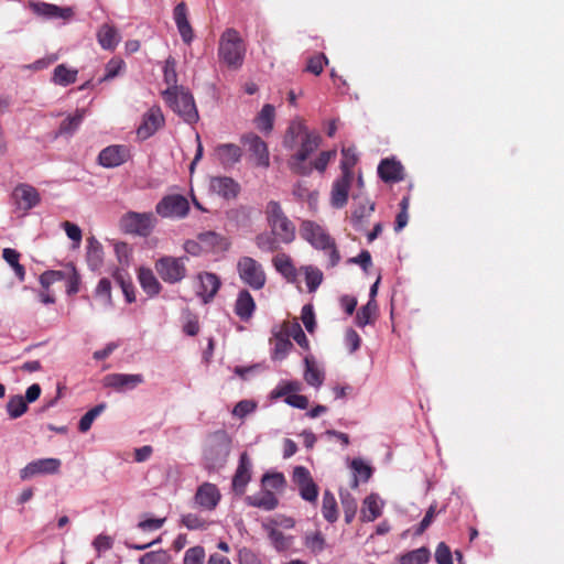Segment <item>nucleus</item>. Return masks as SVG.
<instances>
[{"mask_svg":"<svg viewBox=\"0 0 564 564\" xmlns=\"http://www.w3.org/2000/svg\"><path fill=\"white\" fill-rule=\"evenodd\" d=\"M246 45L236 29H227L219 37L218 57L228 68L239 69L245 61Z\"/></svg>","mask_w":564,"mask_h":564,"instance_id":"nucleus-1","label":"nucleus"},{"mask_svg":"<svg viewBox=\"0 0 564 564\" xmlns=\"http://www.w3.org/2000/svg\"><path fill=\"white\" fill-rule=\"evenodd\" d=\"M300 234L312 247L328 254L330 267H336L339 263L340 254L335 240L322 226L312 220H304L301 224Z\"/></svg>","mask_w":564,"mask_h":564,"instance_id":"nucleus-2","label":"nucleus"},{"mask_svg":"<svg viewBox=\"0 0 564 564\" xmlns=\"http://www.w3.org/2000/svg\"><path fill=\"white\" fill-rule=\"evenodd\" d=\"M163 99L183 120L189 124L199 119L192 94L184 87L166 88L162 91Z\"/></svg>","mask_w":564,"mask_h":564,"instance_id":"nucleus-3","label":"nucleus"},{"mask_svg":"<svg viewBox=\"0 0 564 564\" xmlns=\"http://www.w3.org/2000/svg\"><path fill=\"white\" fill-rule=\"evenodd\" d=\"M230 452V438L226 431L219 430L209 436V442L204 449L205 467L208 470H216L227 462Z\"/></svg>","mask_w":564,"mask_h":564,"instance_id":"nucleus-4","label":"nucleus"},{"mask_svg":"<svg viewBox=\"0 0 564 564\" xmlns=\"http://www.w3.org/2000/svg\"><path fill=\"white\" fill-rule=\"evenodd\" d=\"M264 213L270 229L281 238L283 243L288 245L294 241L295 226L285 215L279 202H268Z\"/></svg>","mask_w":564,"mask_h":564,"instance_id":"nucleus-5","label":"nucleus"},{"mask_svg":"<svg viewBox=\"0 0 564 564\" xmlns=\"http://www.w3.org/2000/svg\"><path fill=\"white\" fill-rule=\"evenodd\" d=\"M321 135L316 132H305V137L301 139V147L299 151L293 154L289 160L291 171L299 175H310L312 173V165L307 164V158L317 150L321 144Z\"/></svg>","mask_w":564,"mask_h":564,"instance_id":"nucleus-6","label":"nucleus"},{"mask_svg":"<svg viewBox=\"0 0 564 564\" xmlns=\"http://www.w3.org/2000/svg\"><path fill=\"white\" fill-rule=\"evenodd\" d=\"M158 224V219L153 213H126L119 221L121 230L126 234L140 237L151 235Z\"/></svg>","mask_w":564,"mask_h":564,"instance_id":"nucleus-7","label":"nucleus"},{"mask_svg":"<svg viewBox=\"0 0 564 564\" xmlns=\"http://www.w3.org/2000/svg\"><path fill=\"white\" fill-rule=\"evenodd\" d=\"M237 272L242 283L254 291L262 290L267 283V274L262 264L252 257H240L237 261Z\"/></svg>","mask_w":564,"mask_h":564,"instance_id":"nucleus-8","label":"nucleus"},{"mask_svg":"<svg viewBox=\"0 0 564 564\" xmlns=\"http://www.w3.org/2000/svg\"><path fill=\"white\" fill-rule=\"evenodd\" d=\"M187 257L164 256L159 258L154 268L159 276L169 284L181 282L187 274L186 262Z\"/></svg>","mask_w":564,"mask_h":564,"instance_id":"nucleus-9","label":"nucleus"},{"mask_svg":"<svg viewBox=\"0 0 564 564\" xmlns=\"http://www.w3.org/2000/svg\"><path fill=\"white\" fill-rule=\"evenodd\" d=\"M155 213L162 218L182 219L189 213V203L181 194L165 195L156 204Z\"/></svg>","mask_w":564,"mask_h":564,"instance_id":"nucleus-10","label":"nucleus"},{"mask_svg":"<svg viewBox=\"0 0 564 564\" xmlns=\"http://www.w3.org/2000/svg\"><path fill=\"white\" fill-rule=\"evenodd\" d=\"M61 459L58 458H39L30 462L20 470V477L23 480L36 476L55 475L59 471Z\"/></svg>","mask_w":564,"mask_h":564,"instance_id":"nucleus-11","label":"nucleus"},{"mask_svg":"<svg viewBox=\"0 0 564 564\" xmlns=\"http://www.w3.org/2000/svg\"><path fill=\"white\" fill-rule=\"evenodd\" d=\"M165 124V118L160 106H152L142 116L140 126L137 129V135L141 140L151 138L158 130Z\"/></svg>","mask_w":564,"mask_h":564,"instance_id":"nucleus-12","label":"nucleus"},{"mask_svg":"<svg viewBox=\"0 0 564 564\" xmlns=\"http://www.w3.org/2000/svg\"><path fill=\"white\" fill-rule=\"evenodd\" d=\"M241 142L248 148L251 153V158L254 159L257 166L269 167L270 166V153L267 143L254 133H247L241 137Z\"/></svg>","mask_w":564,"mask_h":564,"instance_id":"nucleus-13","label":"nucleus"},{"mask_svg":"<svg viewBox=\"0 0 564 564\" xmlns=\"http://www.w3.org/2000/svg\"><path fill=\"white\" fill-rule=\"evenodd\" d=\"M220 499L221 494L217 486L208 481L199 485L194 496L195 505L207 511L215 510Z\"/></svg>","mask_w":564,"mask_h":564,"instance_id":"nucleus-14","label":"nucleus"},{"mask_svg":"<svg viewBox=\"0 0 564 564\" xmlns=\"http://www.w3.org/2000/svg\"><path fill=\"white\" fill-rule=\"evenodd\" d=\"M251 468L252 464L248 453H241L231 484L232 491L236 495L242 496L246 492L247 485L251 480Z\"/></svg>","mask_w":564,"mask_h":564,"instance_id":"nucleus-15","label":"nucleus"},{"mask_svg":"<svg viewBox=\"0 0 564 564\" xmlns=\"http://www.w3.org/2000/svg\"><path fill=\"white\" fill-rule=\"evenodd\" d=\"M12 198L17 208L22 210L24 214L40 203V194L37 189L29 184L18 185L12 193Z\"/></svg>","mask_w":564,"mask_h":564,"instance_id":"nucleus-16","label":"nucleus"},{"mask_svg":"<svg viewBox=\"0 0 564 564\" xmlns=\"http://www.w3.org/2000/svg\"><path fill=\"white\" fill-rule=\"evenodd\" d=\"M197 280L199 282L197 295L205 304L209 303L219 291L221 285L220 279L215 273L200 272L197 274Z\"/></svg>","mask_w":564,"mask_h":564,"instance_id":"nucleus-17","label":"nucleus"},{"mask_svg":"<svg viewBox=\"0 0 564 564\" xmlns=\"http://www.w3.org/2000/svg\"><path fill=\"white\" fill-rule=\"evenodd\" d=\"M213 156L225 169L234 166L242 156L241 148L234 143H223L215 147Z\"/></svg>","mask_w":564,"mask_h":564,"instance_id":"nucleus-18","label":"nucleus"},{"mask_svg":"<svg viewBox=\"0 0 564 564\" xmlns=\"http://www.w3.org/2000/svg\"><path fill=\"white\" fill-rule=\"evenodd\" d=\"M129 156L126 145H110L99 153L98 161L105 167H116L127 162Z\"/></svg>","mask_w":564,"mask_h":564,"instance_id":"nucleus-19","label":"nucleus"},{"mask_svg":"<svg viewBox=\"0 0 564 564\" xmlns=\"http://www.w3.org/2000/svg\"><path fill=\"white\" fill-rule=\"evenodd\" d=\"M197 239L202 241L205 252L220 253L229 250L231 246L227 237L213 230L198 234Z\"/></svg>","mask_w":564,"mask_h":564,"instance_id":"nucleus-20","label":"nucleus"},{"mask_svg":"<svg viewBox=\"0 0 564 564\" xmlns=\"http://www.w3.org/2000/svg\"><path fill=\"white\" fill-rule=\"evenodd\" d=\"M210 189L223 198L235 199L240 193V185L228 176H214L209 183Z\"/></svg>","mask_w":564,"mask_h":564,"instance_id":"nucleus-21","label":"nucleus"},{"mask_svg":"<svg viewBox=\"0 0 564 564\" xmlns=\"http://www.w3.org/2000/svg\"><path fill=\"white\" fill-rule=\"evenodd\" d=\"M143 382L142 375L109 373L104 378V386L118 391L133 389Z\"/></svg>","mask_w":564,"mask_h":564,"instance_id":"nucleus-22","label":"nucleus"},{"mask_svg":"<svg viewBox=\"0 0 564 564\" xmlns=\"http://www.w3.org/2000/svg\"><path fill=\"white\" fill-rule=\"evenodd\" d=\"M30 8L33 13L46 20H68L70 18V8H61L46 2H31Z\"/></svg>","mask_w":564,"mask_h":564,"instance_id":"nucleus-23","label":"nucleus"},{"mask_svg":"<svg viewBox=\"0 0 564 564\" xmlns=\"http://www.w3.org/2000/svg\"><path fill=\"white\" fill-rule=\"evenodd\" d=\"M352 180L354 176L345 172L341 173V176L334 182L332 188V205L334 207L341 208L347 204Z\"/></svg>","mask_w":564,"mask_h":564,"instance_id":"nucleus-24","label":"nucleus"},{"mask_svg":"<svg viewBox=\"0 0 564 564\" xmlns=\"http://www.w3.org/2000/svg\"><path fill=\"white\" fill-rule=\"evenodd\" d=\"M256 302L252 297L251 293L242 289L238 292L234 312L235 314L242 321L248 322L252 318L254 311H256Z\"/></svg>","mask_w":564,"mask_h":564,"instance_id":"nucleus-25","label":"nucleus"},{"mask_svg":"<svg viewBox=\"0 0 564 564\" xmlns=\"http://www.w3.org/2000/svg\"><path fill=\"white\" fill-rule=\"evenodd\" d=\"M378 175L386 183H397L403 180V166L394 159H383L378 165Z\"/></svg>","mask_w":564,"mask_h":564,"instance_id":"nucleus-26","label":"nucleus"},{"mask_svg":"<svg viewBox=\"0 0 564 564\" xmlns=\"http://www.w3.org/2000/svg\"><path fill=\"white\" fill-rule=\"evenodd\" d=\"M173 18L177 26L182 40L189 44L194 37V31L187 18V7L184 2H180L173 11Z\"/></svg>","mask_w":564,"mask_h":564,"instance_id":"nucleus-27","label":"nucleus"},{"mask_svg":"<svg viewBox=\"0 0 564 564\" xmlns=\"http://www.w3.org/2000/svg\"><path fill=\"white\" fill-rule=\"evenodd\" d=\"M271 344L273 345L271 355L273 360H283L293 348V344L290 340L283 326H281L278 332L273 333Z\"/></svg>","mask_w":564,"mask_h":564,"instance_id":"nucleus-28","label":"nucleus"},{"mask_svg":"<svg viewBox=\"0 0 564 564\" xmlns=\"http://www.w3.org/2000/svg\"><path fill=\"white\" fill-rule=\"evenodd\" d=\"M272 264L274 269L289 282H295L297 278L296 268L292 261V258L284 253L279 252L272 258Z\"/></svg>","mask_w":564,"mask_h":564,"instance_id":"nucleus-29","label":"nucleus"},{"mask_svg":"<svg viewBox=\"0 0 564 564\" xmlns=\"http://www.w3.org/2000/svg\"><path fill=\"white\" fill-rule=\"evenodd\" d=\"M246 503L251 507L271 511L278 507V498L270 490H263L257 495L246 497Z\"/></svg>","mask_w":564,"mask_h":564,"instance_id":"nucleus-30","label":"nucleus"},{"mask_svg":"<svg viewBox=\"0 0 564 564\" xmlns=\"http://www.w3.org/2000/svg\"><path fill=\"white\" fill-rule=\"evenodd\" d=\"M138 278L141 288L148 295L154 296L161 292L162 285L151 269L141 268Z\"/></svg>","mask_w":564,"mask_h":564,"instance_id":"nucleus-31","label":"nucleus"},{"mask_svg":"<svg viewBox=\"0 0 564 564\" xmlns=\"http://www.w3.org/2000/svg\"><path fill=\"white\" fill-rule=\"evenodd\" d=\"M254 243L262 252H275L280 249L282 242L281 238L272 232H261L256 236Z\"/></svg>","mask_w":564,"mask_h":564,"instance_id":"nucleus-32","label":"nucleus"},{"mask_svg":"<svg viewBox=\"0 0 564 564\" xmlns=\"http://www.w3.org/2000/svg\"><path fill=\"white\" fill-rule=\"evenodd\" d=\"M57 281L65 282V292L70 294V275L59 270H48L40 275V284L43 289L47 290L50 285Z\"/></svg>","mask_w":564,"mask_h":564,"instance_id":"nucleus-33","label":"nucleus"},{"mask_svg":"<svg viewBox=\"0 0 564 564\" xmlns=\"http://www.w3.org/2000/svg\"><path fill=\"white\" fill-rule=\"evenodd\" d=\"M97 36L99 44L105 50H113L120 41V35L118 31L115 26L109 24L101 25L97 33Z\"/></svg>","mask_w":564,"mask_h":564,"instance_id":"nucleus-34","label":"nucleus"},{"mask_svg":"<svg viewBox=\"0 0 564 564\" xmlns=\"http://www.w3.org/2000/svg\"><path fill=\"white\" fill-rule=\"evenodd\" d=\"M306 127L300 120L292 121L288 127L284 135L283 144L286 149H294L299 139L305 137Z\"/></svg>","mask_w":564,"mask_h":564,"instance_id":"nucleus-35","label":"nucleus"},{"mask_svg":"<svg viewBox=\"0 0 564 564\" xmlns=\"http://www.w3.org/2000/svg\"><path fill=\"white\" fill-rule=\"evenodd\" d=\"M87 242V263L93 270H97L102 264L104 260L102 246L95 239V237H89Z\"/></svg>","mask_w":564,"mask_h":564,"instance_id":"nucleus-36","label":"nucleus"},{"mask_svg":"<svg viewBox=\"0 0 564 564\" xmlns=\"http://www.w3.org/2000/svg\"><path fill=\"white\" fill-rule=\"evenodd\" d=\"M381 514V506L378 496L371 494L364 500L361 509V520L365 522L375 521Z\"/></svg>","mask_w":564,"mask_h":564,"instance_id":"nucleus-37","label":"nucleus"},{"mask_svg":"<svg viewBox=\"0 0 564 564\" xmlns=\"http://www.w3.org/2000/svg\"><path fill=\"white\" fill-rule=\"evenodd\" d=\"M431 552L422 546L406 552L398 557V564H425L430 561Z\"/></svg>","mask_w":564,"mask_h":564,"instance_id":"nucleus-38","label":"nucleus"},{"mask_svg":"<svg viewBox=\"0 0 564 564\" xmlns=\"http://www.w3.org/2000/svg\"><path fill=\"white\" fill-rule=\"evenodd\" d=\"M284 330L286 332L289 338H293L296 344L302 347L304 350H308L310 349V341L305 335V333L303 332L301 325L296 322V321H293V322H284L282 324Z\"/></svg>","mask_w":564,"mask_h":564,"instance_id":"nucleus-39","label":"nucleus"},{"mask_svg":"<svg viewBox=\"0 0 564 564\" xmlns=\"http://www.w3.org/2000/svg\"><path fill=\"white\" fill-rule=\"evenodd\" d=\"M305 362V372L304 379L305 381L313 387H319L324 381V375L316 366L315 361L311 356H306L304 358Z\"/></svg>","mask_w":564,"mask_h":564,"instance_id":"nucleus-40","label":"nucleus"},{"mask_svg":"<svg viewBox=\"0 0 564 564\" xmlns=\"http://www.w3.org/2000/svg\"><path fill=\"white\" fill-rule=\"evenodd\" d=\"M378 310L376 300H369L368 303L359 308L356 315V325L365 327L375 322V316Z\"/></svg>","mask_w":564,"mask_h":564,"instance_id":"nucleus-41","label":"nucleus"},{"mask_svg":"<svg viewBox=\"0 0 564 564\" xmlns=\"http://www.w3.org/2000/svg\"><path fill=\"white\" fill-rule=\"evenodd\" d=\"M2 258L13 269L15 276L19 279V281H24L25 269L19 262L20 253L15 249L4 248L2 251Z\"/></svg>","mask_w":564,"mask_h":564,"instance_id":"nucleus-42","label":"nucleus"},{"mask_svg":"<svg viewBox=\"0 0 564 564\" xmlns=\"http://www.w3.org/2000/svg\"><path fill=\"white\" fill-rule=\"evenodd\" d=\"M322 513L328 522H335L338 518L336 499L328 490L323 495Z\"/></svg>","mask_w":564,"mask_h":564,"instance_id":"nucleus-43","label":"nucleus"},{"mask_svg":"<svg viewBox=\"0 0 564 564\" xmlns=\"http://www.w3.org/2000/svg\"><path fill=\"white\" fill-rule=\"evenodd\" d=\"M350 467L352 468V470L355 473L354 480L351 484L352 488L358 487V482H359L358 477H360L364 481H368L369 478L371 477V474H372L371 467L369 465H367L360 458L352 459Z\"/></svg>","mask_w":564,"mask_h":564,"instance_id":"nucleus-44","label":"nucleus"},{"mask_svg":"<svg viewBox=\"0 0 564 564\" xmlns=\"http://www.w3.org/2000/svg\"><path fill=\"white\" fill-rule=\"evenodd\" d=\"M274 107L272 105H264L257 117L258 128L263 132H270L273 128Z\"/></svg>","mask_w":564,"mask_h":564,"instance_id":"nucleus-45","label":"nucleus"},{"mask_svg":"<svg viewBox=\"0 0 564 564\" xmlns=\"http://www.w3.org/2000/svg\"><path fill=\"white\" fill-rule=\"evenodd\" d=\"M28 410V403L20 394L13 395L7 403V412L11 419L22 416Z\"/></svg>","mask_w":564,"mask_h":564,"instance_id":"nucleus-46","label":"nucleus"},{"mask_svg":"<svg viewBox=\"0 0 564 564\" xmlns=\"http://www.w3.org/2000/svg\"><path fill=\"white\" fill-rule=\"evenodd\" d=\"M124 67V62L121 58L113 57L105 66V74L98 78L97 83H104L117 77Z\"/></svg>","mask_w":564,"mask_h":564,"instance_id":"nucleus-47","label":"nucleus"},{"mask_svg":"<svg viewBox=\"0 0 564 564\" xmlns=\"http://www.w3.org/2000/svg\"><path fill=\"white\" fill-rule=\"evenodd\" d=\"M105 409L106 404L100 403L90 409L88 412H86V414L79 421V431L83 433L87 432L91 427V424L96 420V417H98L105 411Z\"/></svg>","mask_w":564,"mask_h":564,"instance_id":"nucleus-48","label":"nucleus"},{"mask_svg":"<svg viewBox=\"0 0 564 564\" xmlns=\"http://www.w3.org/2000/svg\"><path fill=\"white\" fill-rule=\"evenodd\" d=\"M181 523L188 530H205L209 525L207 520L195 513L182 516Z\"/></svg>","mask_w":564,"mask_h":564,"instance_id":"nucleus-49","label":"nucleus"},{"mask_svg":"<svg viewBox=\"0 0 564 564\" xmlns=\"http://www.w3.org/2000/svg\"><path fill=\"white\" fill-rule=\"evenodd\" d=\"M343 159L340 162L341 173L347 172L354 176L352 169L356 165L358 158L354 148H344L341 150Z\"/></svg>","mask_w":564,"mask_h":564,"instance_id":"nucleus-50","label":"nucleus"},{"mask_svg":"<svg viewBox=\"0 0 564 564\" xmlns=\"http://www.w3.org/2000/svg\"><path fill=\"white\" fill-rule=\"evenodd\" d=\"M293 195L299 200H306L310 205L315 204L317 200V193L310 191L305 182H297L293 187Z\"/></svg>","mask_w":564,"mask_h":564,"instance_id":"nucleus-51","label":"nucleus"},{"mask_svg":"<svg viewBox=\"0 0 564 564\" xmlns=\"http://www.w3.org/2000/svg\"><path fill=\"white\" fill-rule=\"evenodd\" d=\"M305 281L310 292H315L323 281V273L313 267L305 268Z\"/></svg>","mask_w":564,"mask_h":564,"instance_id":"nucleus-52","label":"nucleus"},{"mask_svg":"<svg viewBox=\"0 0 564 564\" xmlns=\"http://www.w3.org/2000/svg\"><path fill=\"white\" fill-rule=\"evenodd\" d=\"M269 538L278 551H285L292 545V539L278 529H272Z\"/></svg>","mask_w":564,"mask_h":564,"instance_id":"nucleus-53","label":"nucleus"},{"mask_svg":"<svg viewBox=\"0 0 564 564\" xmlns=\"http://www.w3.org/2000/svg\"><path fill=\"white\" fill-rule=\"evenodd\" d=\"M341 499V506L344 509L345 514V521L347 523H350L352 519L355 518L356 511H357V502L355 498L350 496V494H340Z\"/></svg>","mask_w":564,"mask_h":564,"instance_id":"nucleus-54","label":"nucleus"},{"mask_svg":"<svg viewBox=\"0 0 564 564\" xmlns=\"http://www.w3.org/2000/svg\"><path fill=\"white\" fill-rule=\"evenodd\" d=\"M167 562L169 554L164 550L148 552L139 558L140 564H167Z\"/></svg>","mask_w":564,"mask_h":564,"instance_id":"nucleus-55","label":"nucleus"},{"mask_svg":"<svg viewBox=\"0 0 564 564\" xmlns=\"http://www.w3.org/2000/svg\"><path fill=\"white\" fill-rule=\"evenodd\" d=\"M164 82L169 85L167 88L178 87L177 83V74H176V62L174 58L170 57L165 61L164 68Z\"/></svg>","mask_w":564,"mask_h":564,"instance_id":"nucleus-56","label":"nucleus"},{"mask_svg":"<svg viewBox=\"0 0 564 564\" xmlns=\"http://www.w3.org/2000/svg\"><path fill=\"white\" fill-rule=\"evenodd\" d=\"M205 550L200 545H196L186 550L183 564H204Z\"/></svg>","mask_w":564,"mask_h":564,"instance_id":"nucleus-57","label":"nucleus"},{"mask_svg":"<svg viewBox=\"0 0 564 564\" xmlns=\"http://www.w3.org/2000/svg\"><path fill=\"white\" fill-rule=\"evenodd\" d=\"M305 546L313 553H321L325 547V539L319 531L305 536Z\"/></svg>","mask_w":564,"mask_h":564,"instance_id":"nucleus-58","label":"nucleus"},{"mask_svg":"<svg viewBox=\"0 0 564 564\" xmlns=\"http://www.w3.org/2000/svg\"><path fill=\"white\" fill-rule=\"evenodd\" d=\"M328 63L324 54H317L308 58L305 70L316 76L321 75L324 66Z\"/></svg>","mask_w":564,"mask_h":564,"instance_id":"nucleus-59","label":"nucleus"},{"mask_svg":"<svg viewBox=\"0 0 564 564\" xmlns=\"http://www.w3.org/2000/svg\"><path fill=\"white\" fill-rule=\"evenodd\" d=\"M336 150L321 152L316 160L310 163L312 165V170L315 169L323 173L326 170L328 163L336 158Z\"/></svg>","mask_w":564,"mask_h":564,"instance_id":"nucleus-60","label":"nucleus"},{"mask_svg":"<svg viewBox=\"0 0 564 564\" xmlns=\"http://www.w3.org/2000/svg\"><path fill=\"white\" fill-rule=\"evenodd\" d=\"M53 82L56 85L67 86L70 84V69L66 65L61 64L56 66L53 74Z\"/></svg>","mask_w":564,"mask_h":564,"instance_id":"nucleus-61","label":"nucleus"},{"mask_svg":"<svg viewBox=\"0 0 564 564\" xmlns=\"http://www.w3.org/2000/svg\"><path fill=\"white\" fill-rule=\"evenodd\" d=\"M301 497L308 501V502H315L318 496V487L314 482V480L304 484L303 486L299 487Z\"/></svg>","mask_w":564,"mask_h":564,"instance_id":"nucleus-62","label":"nucleus"},{"mask_svg":"<svg viewBox=\"0 0 564 564\" xmlns=\"http://www.w3.org/2000/svg\"><path fill=\"white\" fill-rule=\"evenodd\" d=\"M435 561L437 564H453L451 549L444 542H441L436 547Z\"/></svg>","mask_w":564,"mask_h":564,"instance_id":"nucleus-63","label":"nucleus"},{"mask_svg":"<svg viewBox=\"0 0 564 564\" xmlns=\"http://www.w3.org/2000/svg\"><path fill=\"white\" fill-rule=\"evenodd\" d=\"M239 564H262L258 555L248 547H242L238 552Z\"/></svg>","mask_w":564,"mask_h":564,"instance_id":"nucleus-64","label":"nucleus"}]
</instances>
